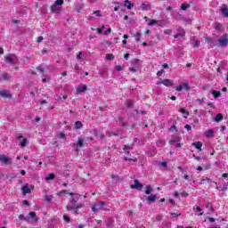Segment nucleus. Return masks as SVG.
Masks as SVG:
<instances>
[{"mask_svg":"<svg viewBox=\"0 0 228 228\" xmlns=\"http://www.w3.org/2000/svg\"><path fill=\"white\" fill-rule=\"evenodd\" d=\"M69 195L73 196L70 200H69V203L67 206V210L68 211H72L74 209H81V208H83V204L78 203L77 204V200H79V194H74L72 192L69 193Z\"/></svg>","mask_w":228,"mask_h":228,"instance_id":"obj_1","label":"nucleus"},{"mask_svg":"<svg viewBox=\"0 0 228 228\" xmlns=\"http://www.w3.org/2000/svg\"><path fill=\"white\" fill-rule=\"evenodd\" d=\"M217 42L221 45V47H227L228 35L227 34H224L223 36L220 37V38L218 39Z\"/></svg>","mask_w":228,"mask_h":228,"instance_id":"obj_2","label":"nucleus"},{"mask_svg":"<svg viewBox=\"0 0 228 228\" xmlns=\"http://www.w3.org/2000/svg\"><path fill=\"white\" fill-rule=\"evenodd\" d=\"M104 206H106V203L104 201H100L98 204L92 207V211L97 213L100 209H104Z\"/></svg>","mask_w":228,"mask_h":228,"instance_id":"obj_3","label":"nucleus"},{"mask_svg":"<svg viewBox=\"0 0 228 228\" xmlns=\"http://www.w3.org/2000/svg\"><path fill=\"white\" fill-rule=\"evenodd\" d=\"M16 58L17 57L15 56V54H8L4 56V61H6V63H10L11 65H13V63H15Z\"/></svg>","mask_w":228,"mask_h":228,"instance_id":"obj_4","label":"nucleus"},{"mask_svg":"<svg viewBox=\"0 0 228 228\" xmlns=\"http://www.w3.org/2000/svg\"><path fill=\"white\" fill-rule=\"evenodd\" d=\"M31 190H33V186L28 183L21 187V191L23 195H28V193H31Z\"/></svg>","mask_w":228,"mask_h":228,"instance_id":"obj_5","label":"nucleus"},{"mask_svg":"<svg viewBox=\"0 0 228 228\" xmlns=\"http://www.w3.org/2000/svg\"><path fill=\"white\" fill-rule=\"evenodd\" d=\"M88 90V86L85 84H81L77 87V95H79L81 94H84V92H86Z\"/></svg>","mask_w":228,"mask_h":228,"instance_id":"obj_6","label":"nucleus"},{"mask_svg":"<svg viewBox=\"0 0 228 228\" xmlns=\"http://www.w3.org/2000/svg\"><path fill=\"white\" fill-rule=\"evenodd\" d=\"M0 164L1 165H12V160L8 159L5 155H0Z\"/></svg>","mask_w":228,"mask_h":228,"instance_id":"obj_7","label":"nucleus"},{"mask_svg":"<svg viewBox=\"0 0 228 228\" xmlns=\"http://www.w3.org/2000/svg\"><path fill=\"white\" fill-rule=\"evenodd\" d=\"M157 85H164V86H174V82L170 79L159 80Z\"/></svg>","mask_w":228,"mask_h":228,"instance_id":"obj_8","label":"nucleus"},{"mask_svg":"<svg viewBox=\"0 0 228 228\" xmlns=\"http://www.w3.org/2000/svg\"><path fill=\"white\" fill-rule=\"evenodd\" d=\"M51 12H52V13H55L56 15H60V13L61 12V7H60L59 5L53 4L51 6Z\"/></svg>","mask_w":228,"mask_h":228,"instance_id":"obj_9","label":"nucleus"},{"mask_svg":"<svg viewBox=\"0 0 228 228\" xmlns=\"http://www.w3.org/2000/svg\"><path fill=\"white\" fill-rule=\"evenodd\" d=\"M132 190H142L143 188V184L140 183L138 180L134 181V184L130 185Z\"/></svg>","mask_w":228,"mask_h":228,"instance_id":"obj_10","label":"nucleus"},{"mask_svg":"<svg viewBox=\"0 0 228 228\" xmlns=\"http://www.w3.org/2000/svg\"><path fill=\"white\" fill-rule=\"evenodd\" d=\"M138 59H134V61H132V65L134 67H130L129 70L133 73L136 72L138 70Z\"/></svg>","mask_w":228,"mask_h":228,"instance_id":"obj_11","label":"nucleus"},{"mask_svg":"<svg viewBox=\"0 0 228 228\" xmlns=\"http://www.w3.org/2000/svg\"><path fill=\"white\" fill-rule=\"evenodd\" d=\"M220 12H221V14L223 15V17H228L227 4H222L221 8H220Z\"/></svg>","mask_w":228,"mask_h":228,"instance_id":"obj_12","label":"nucleus"},{"mask_svg":"<svg viewBox=\"0 0 228 228\" xmlns=\"http://www.w3.org/2000/svg\"><path fill=\"white\" fill-rule=\"evenodd\" d=\"M0 97H3V99H10V97H12V94L8 90H2L0 91Z\"/></svg>","mask_w":228,"mask_h":228,"instance_id":"obj_13","label":"nucleus"},{"mask_svg":"<svg viewBox=\"0 0 228 228\" xmlns=\"http://www.w3.org/2000/svg\"><path fill=\"white\" fill-rule=\"evenodd\" d=\"M17 138L20 140V147H25L26 145H28V139L23 138L21 134H19Z\"/></svg>","mask_w":228,"mask_h":228,"instance_id":"obj_14","label":"nucleus"},{"mask_svg":"<svg viewBox=\"0 0 228 228\" xmlns=\"http://www.w3.org/2000/svg\"><path fill=\"white\" fill-rule=\"evenodd\" d=\"M191 145L192 147H195L199 152H202V142H194Z\"/></svg>","mask_w":228,"mask_h":228,"instance_id":"obj_15","label":"nucleus"},{"mask_svg":"<svg viewBox=\"0 0 228 228\" xmlns=\"http://www.w3.org/2000/svg\"><path fill=\"white\" fill-rule=\"evenodd\" d=\"M84 142L82 138H78L77 142V145H76V151L77 152V151H79V149H81V147H84Z\"/></svg>","mask_w":228,"mask_h":228,"instance_id":"obj_16","label":"nucleus"},{"mask_svg":"<svg viewBox=\"0 0 228 228\" xmlns=\"http://www.w3.org/2000/svg\"><path fill=\"white\" fill-rule=\"evenodd\" d=\"M131 149H133V145H124L123 146V151H125V152L129 155Z\"/></svg>","mask_w":228,"mask_h":228,"instance_id":"obj_17","label":"nucleus"},{"mask_svg":"<svg viewBox=\"0 0 228 228\" xmlns=\"http://www.w3.org/2000/svg\"><path fill=\"white\" fill-rule=\"evenodd\" d=\"M185 34L186 32H184V29L181 28L179 33L174 36V38H179V37H184Z\"/></svg>","mask_w":228,"mask_h":228,"instance_id":"obj_18","label":"nucleus"},{"mask_svg":"<svg viewBox=\"0 0 228 228\" xmlns=\"http://www.w3.org/2000/svg\"><path fill=\"white\" fill-rule=\"evenodd\" d=\"M157 199L156 194H151L150 196H148L147 200L148 202H155Z\"/></svg>","mask_w":228,"mask_h":228,"instance_id":"obj_19","label":"nucleus"},{"mask_svg":"<svg viewBox=\"0 0 228 228\" xmlns=\"http://www.w3.org/2000/svg\"><path fill=\"white\" fill-rule=\"evenodd\" d=\"M145 188H146V191H145L146 195H151V193L154 191V189H152L151 185H147Z\"/></svg>","mask_w":228,"mask_h":228,"instance_id":"obj_20","label":"nucleus"},{"mask_svg":"<svg viewBox=\"0 0 228 228\" xmlns=\"http://www.w3.org/2000/svg\"><path fill=\"white\" fill-rule=\"evenodd\" d=\"M181 142V137H175L169 141L170 145H174V143H179Z\"/></svg>","mask_w":228,"mask_h":228,"instance_id":"obj_21","label":"nucleus"},{"mask_svg":"<svg viewBox=\"0 0 228 228\" xmlns=\"http://www.w3.org/2000/svg\"><path fill=\"white\" fill-rule=\"evenodd\" d=\"M207 138H211V136H213V134H215V131H213L212 129L210 130H208L206 133H205Z\"/></svg>","mask_w":228,"mask_h":228,"instance_id":"obj_22","label":"nucleus"},{"mask_svg":"<svg viewBox=\"0 0 228 228\" xmlns=\"http://www.w3.org/2000/svg\"><path fill=\"white\" fill-rule=\"evenodd\" d=\"M212 95L215 97V99H217V97H220V95H222V94L220 93V91H212Z\"/></svg>","mask_w":228,"mask_h":228,"instance_id":"obj_23","label":"nucleus"},{"mask_svg":"<svg viewBox=\"0 0 228 228\" xmlns=\"http://www.w3.org/2000/svg\"><path fill=\"white\" fill-rule=\"evenodd\" d=\"M214 28L216 31H221L222 29V24H220L219 22H216L214 25Z\"/></svg>","mask_w":228,"mask_h":228,"instance_id":"obj_24","label":"nucleus"},{"mask_svg":"<svg viewBox=\"0 0 228 228\" xmlns=\"http://www.w3.org/2000/svg\"><path fill=\"white\" fill-rule=\"evenodd\" d=\"M140 38H142V33L136 32V34L134 35L135 42H140Z\"/></svg>","mask_w":228,"mask_h":228,"instance_id":"obj_25","label":"nucleus"},{"mask_svg":"<svg viewBox=\"0 0 228 228\" xmlns=\"http://www.w3.org/2000/svg\"><path fill=\"white\" fill-rule=\"evenodd\" d=\"M69 192L67 190H62L57 192L58 197H61L62 195L69 194Z\"/></svg>","mask_w":228,"mask_h":228,"instance_id":"obj_26","label":"nucleus"},{"mask_svg":"<svg viewBox=\"0 0 228 228\" xmlns=\"http://www.w3.org/2000/svg\"><path fill=\"white\" fill-rule=\"evenodd\" d=\"M178 111H179L180 113H182L183 115H190V112H189L188 110H185L184 108L179 109Z\"/></svg>","mask_w":228,"mask_h":228,"instance_id":"obj_27","label":"nucleus"},{"mask_svg":"<svg viewBox=\"0 0 228 228\" xmlns=\"http://www.w3.org/2000/svg\"><path fill=\"white\" fill-rule=\"evenodd\" d=\"M223 118H224V116H222V114L219 113V114H217V115L216 116L215 120H216V122H220V120H223Z\"/></svg>","mask_w":228,"mask_h":228,"instance_id":"obj_28","label":"nucleus"},{"mask_svg":"<svg viewBox=\"0 0 228 228\" xmlns=\"http://www.w3.org/2000/svg\"><path fill=\"white\" fill-rule=\"evenodd\" d=\"M75 126L77 129H81V127H83V123H81V121H77Z\"/></svg>","mask_w":228,"mask_h":228,"instance_id":"obj_29","label":"nucleus"},{"mask_svg":"<svg viewBox=\"0 0 228 228\" xmlns=\"http://www.w3.org/2000/svg\"><path fill=\"white\" fill-rule=\"evenodd\" d=\"M54 179V174H50L45 177V181H53Z\"/></svg>","mask_w":228,"mask_h":228,"instance_id":"obj_30","label":"nucleus"},{"mask_svg":"<svg viewBox=\"0 0 228 228\" xmlns=\"http://www.w3.org/2000/svg\"><path fill=\"white\" fill-rule=\"evenodd\" d=\"M182 89L183 90H190V86L188 85V83L182 84Z\"/></svg>","mask_w":228,"mask_h":228,"instance_id":"obj_31","label":"nucleus"},{"mask_svg":"<svg viewBox=\"0 0 228 228\" xmlns=\"http://www.w3.org/2000/svg\"><path fill=\"white\" fill-rule=\"evenodd\" d=\"M187 8H190V4H183L181 5V10L186 11Z\"/></svg>","mask_w":228,"mask_h":228,"instance_id":"obj_32","label":"nucleus"},{"mask_svg":"<svg viewBox=\"0 0 228 228\" xmlns=\"http://www.w3.org/2000/svg\"><path fill=\"white\" fill-rule=\"evenodd\" d=\"M45 200H46V202H51L53 200V195H46Z\"/></svg>","mask_w":228,"mask_h":228,"instance_id":"obj_33","label":"nucleus"},{"mask_svg":"<svg viewBox=\"0 0 228 228\" xmlns=\"http://www.w3.org/2000/svg\"><path fill=\"white\" fill-rule=\"evenodd\" d=\"M106 60H115V56L112 53L106 55Z\"/></svg>","mask_w":228,"mask_h":228,"instance_id":"obj_34","label":"nucleus"},{"mask_svg":"<svg viewBox=\"0 0 228 228\" xmlns=\"http://www.w3.org/2000/svg\"><path fill=\"white\" fill-rule=\"evenodd\" d=\"M154 24H158V20H151L148 23V26H154Z\"/></svg>","mask_w":228,"mask_h":228,"instance_id":"obj_35","label":"nucleus"},{"mask_svg":"<svg viewBox=\"0 0 228 228\" xmlns=\"http://www.w3.org/2000/svg\"><path fill=\"white\" fill-rule=\"evenodd\" d=\"M53 4H56L57 6H61V4H63V0H56Z\"/></svg>","mask_w":228,"mask_h":228,"instance_id":"obj_36","label":"nucleus"},{"mask_svg":"<svg viewBox=\"0 0 228 228\" xmlns=\"http://www.w3.org/2000/svg\"><path fill=\"white\" fill-rule=\"evenodd\" d=\"M2 79H4V81H8V79H10V76H8L7 74H4L2 75Z\"/></svg>","mask_w":228,"mask_h":228,"instance_id":"obj_37","label":"nucleus"},{"mask_svg":"<svg viewBox=\"0 0 228 228\" xmlns=\"http://www.w3.org/2000/svg\"><path fill=\"white\" fill-rule=\"evenodd\" d=\"M142 10H149V4H147L146 3H143L142 4Z\"/></svg>","mask_w":228,"mask_h":228,"instance_id":"obj_38","label":"nucleus"},{"mask_svg":"<svg viewBox=\"0 0 228 228\" xmlns=\"http://www.w3.org/2000/svg\"><path fill=\"white\" fill-rule=\"evenodd\" d=\"M94 15H96V17H102V14H101V11L94 12Z\"/></svg>","mask_w":228,"mask_h":228,"instance_id":"obj_39","label":"nucleus"},{"mask_svg":"<svg viewBox=\"0 0 228 228\" xmlns=\"http://www.w3.org/2000/svg\"><path fill=\"white\" fill-rule=\"evenodd\" d=\"M112 225H113V220H112L111 218H110V219H109V222H108V224H107V226H108V227H112Z\"/></svg>","mask_w":228,"mask_h":228,"instance_id":"obj_40","label":"nucleus"},{"mask_svg":"<svg viewBox=\"0 0 228 228\" xmlns=\"http://www.w3.org/2000/svg\"><path fill=\"white\" fill-rule=\"evenodd\" d=\"M63 220H65V222H70V217L69 216H67V215H64L63 216Z\"/></svg>","mask_w":228,"mask_h":228,"instance_id":"obj_41","label":"nucleus"},{"mask_svg":"<svg viewBox=\"0 0 228 228\" xmlns=\"http://www.w3.org/2000/svg\"><path fill=\"white\" fill-rule=\"evenodd\" d=\"M115 69L116 70H118V72H121V70H124V68L122 66H116Z\"/></svg>","mask_w":228,"mask_h":228,"instance_id":"obj_42","label":"nucleus"},{"mask_svg":"<svg viewBox=\"0 0 228 228\" xmlns=\"http://www.w3.org/2000/svg\"><path fill=\"white\" fill-rule=\"evenodd\" d=\"M163 74H165V70L161 69L159 71L157 72V76L159 77L160 76H163Z\"/></svg>","mask_w":228,"mask_h":228,"instance_id":"obj_43","label":"nucleus"},{"mask_svg":"<svg viewBox=\"0 0 228 228\" xmlns=\"http://www.w3.org/2000/svg\"><path fill=\"white\" fill-rule=\"evenodd\" d=\"M30 218H35L37 216V214L35 212H29Z\"/></svg>","mask_w":228,"mask_h":228,"instance_id":"obj_44","label":"nucleus"},{"mask_svg":"<svg viewBox=\"0 0 228 228\" xmlns=\"http://www.w3.org/2000/svg\"><path fill=\"white\" fill-rule=\"evenodd\" d=\"M164 33H165V35H171V34H172V30H170V29H165V30H164Z\"/></svg>","mask_w":228,"mask_h":228,"instance_id":"obj_45","label":"nucleus"},{"mask_svg":"<svg viewBox=\"0 0 228 228\" xmlns=\"http://www.w3.org/2000/svg\"><path fill=\"white\" fill-rule=\"evenodd\" d=\"M176 92H183V86L180 85L176 87Z\"/></svg>","mask_w":228,"mask_h":228,"instance_id":"obj_46","label":"nucleus"},{"mask_svg":"<svg viewBox=\"0 0 228 228\" xmlns=\"http://www.w3.org/2000/svg\"><path fill=\"white\" fill-rule=\"evenodd\" d=\"M173 218H177L178 216H181V214H176V213H172Z\"/></svg>","mask_w":228,"mask_h":228,"instance_id":"obj_47","label":"nucleus"},{"mask_svg":"<svg viewBox=\"0 0 228 228\" xmlns=\"http://www.w3.org/2000/svg\"><path fill=\"white\" fill-rule=\"evenodd\" d=\"M127 10H131V8H133V4L128 3V4L126 5Z\"/></svg>","mask_w":228,"mask_h":228,"instance_id":"obj_48","label":"nucleus"},{"mask_svg":"<svg viewBox=\"0 0 228 228\" xmlns=\"http://www.w3.org/2000/svg\"><path fill=\"white\" fill-rule=\"evenodd\" d=\"M185 129H187V131H191V126L185 125Z\"/></svg>","mask_w":228,"mask_h":228,"instance_id":"obj_49","label":"nucleus"},{"mask_svg":"<svg viewBox=\"0 0 228 228\" xmlns=\"http://www.w3.org/2000/svg\"><path fill=\"white\" fill-rule=\"evenodd\" d=\"M183 179H185V181H189L190 180V175H184Z\"/></svg>","mask_w":228,"mask_h":228,"instance_id":"obj_50","label":"nucleus"},{"mask_svg":"<svg viewBox=\"0 0 228 228\" xmlns=\"http://www.w3.org/2000/svg\"><path fill=\"white\" fill-rule=\"evenodd\" d=\"M60 138L65 139V134L64 133H61L59 134Z\"/></svg>","mask_w":228,"mask_h":228,"instance_id":"obj_51","label":"nucleus"},{"mask_svg":"<svg viewBox=\"0 0 228 228\" xmlns=\"http://www.w3.org/2000/svg\"><path fill=\"white\" fill-rule=\"evenodd\" d=\"M19 219H20V220H26V217H24L23 215H20V216H19Z\"/></svg>","mask_w":228,"mask_h":228,"instance_id":"obj_52","label":"nucleus"},{"mask_svg":"<svg viewBox=\"0 0 228 228\" xmlns=\"http://www.w3.org/2000/svg\"><path fill=\"white\" fill-rule=\"evenodd\" d=\"M109 33H111V28H108V29L104 32V35H108Z\"/></svg>","mask_w":228,"mask_h":228,"instance_id":"obj_53","label":"nucleus"},{"mask_svg":"<svg viewBox=\"0 0 228 228\" xmlns=\"http://www.w3.org/2000/svg\"><path fill=\"white\" fill-rule=\"evenodd\" d=\"M208 221H209L211 224H213V223L215 222V218L209 217V218H208Z\"/></svg>","mask_w":228,"mask_h":228,"instance_id":"obj_54","label":"nucleus"},{"mask_svg":"<svg viewBox=\"0 0 228 228\" xmlns=\"http://www.w3.org/2000/svg\"><path fill=\"white\" fill-rule=\"evenodd\" d=\"M127 106H128L129 108H131V106H133V102H131V101L127 102Z\"/></svg>","mask_w":228,"mask_h":228,"instance_id":"obj_55","label":"nucleus"},{"mask_svg":"<svg viewBox=\"0 0 228 228\" xmlns=\"http://www.w3.org/2000/svg\"><path fill=\"white\" fill-rule=\"evenodd\" d=\"M124 58H125V60H129V53H126V54L124 55Z\"/></svg>","mask_w":228,"mask_h":228,"instance_id":"obj_56","label":"nucleus"},{"mask_svg":"<svg viewBox=\"0 0 228 228\" xmlns=\"http://www.w3.org/2000/svg\"><path fill=\"white\" fill-rule=\"evenodd\" d=\"M42 40H44V37H39L37 38V42H38V43L42 42Z\"/></svg>","mask_w":228,"mask_h":228,"instance_id":"obj_57","label":"nucleus"},{"mask_svg":"<svg viewBox=\"0 0 228 228\" xmlns=\"http://www.w3.org/2000/svg\"><path fill=\"white\" fill-rule=\"evenodd\" d=\"M162 67H163V69H168V64H167V63H164V64L162 65Z\"/></svg>","mask_w":228,"mask_h":228,"instance_id":"obj_58","label":"nucleus"},{"mask_svg":"<svg viewBox=\"0 0 228 228\" xmlns=\"http://www.w3.org/2000/svg\"><path fill=\"white\" fill-rule=\"evenodd\" d=\"M49 77H46V78H43V83H47V81H49Z\"/></svg>","mask_w":228,"mask_h":228,"instance_id":"obj_59","label":"nucleus"},{"mask_svg":"<svg viewBox=\"0 0 228 228\" xmlns=\"http://www.w3.org/2000/svg\"><path fill=\"white\" fill-rule=\"evenodd\" d=\"M169 130H170V131H173V132L175 131V126H171V127L169 128Z\"/></svg>","mask_w":228,"mask_h":228,"instance_id":"obj_60","label":"nucleus"},{"mask_svg":"<svg viewBox=\"0 0 228 228\" xmlns=\"http://www.w3.org/2000/svg\"><path fill=\"white\" fill-rule=\"evenodd\" d=\"M161 167H167V162H161Z\"/></svg>","mask_w":228,"mask_h":228,"instance_id":"obj_61","label":"nucleus"},{"mask_svg":"<svg viewBox=\"0 0 228 228\" xmlns=\"http://www.w3.org/2000/svg\"><path fill=\"white\" fill-rule=\"evenodd\" d=\"M20 175H26V171H25V170H21V171H20Z\"/></svg>","mask_w":228,"mask_h":228,"instance_id":"obj_62","label":"nucleus"},{"mask_svg":"<svg viewBox=\"0 0 228 228\" xmlns=\"http://www.w3.org/2000/svg\"><path fill=\"white\" fill-rule=\"evenodd\" d=\"M40 120H41L40 117L36 118V122H40Z\"/></svg>","mask_w":228,"mask_h":228,"instance_id":"obj_63","label":"nucleus"},{"mask_svg":"<svg viewBox=\"0 0 228 228\" xmlns=\"http://www.w3.org/2000/svg\"><path fill=\"white\" fill-rule=\"evenodd\" d=\"M83 224H77V228H84Z\"/></svg>","mask_w":228,"mask_h":228,"instance_id":"obj_64","label":"nucleus"}]
</instances>
